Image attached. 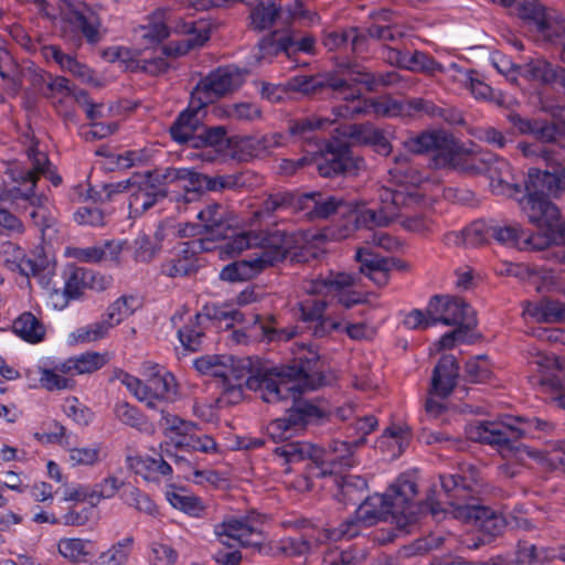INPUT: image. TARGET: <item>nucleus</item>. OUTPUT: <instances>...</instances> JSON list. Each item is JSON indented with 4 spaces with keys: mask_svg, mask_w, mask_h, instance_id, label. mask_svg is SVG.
Returning <instances> with one entry per match:
<instances>
[{
    "mask_svg": "<svg viewBox=\"0 0 565 565\" xmlns=\"http://www.w3.org/2000/svg\"><path fill=\"white\" fill-rule=\"evenodd\" d=\"M308 427L305 428V430ZM303 431V429H301ZM300 433L295 431L290 437L279 440L284 443L276 447L274 454L282 457L286 463L300 462L309 459L311 463L308 466L311 477L324 478L329 475L337 473L342 469H350L355 466V459L350 456L347 444L341 440H333L329 445V450L317 447L307 441H288L294 435ZM277 443L276 440H274Z\"/></svg>",
    "mask_w": 565,
    "mask_h": 565,
    "instance_id": "obj_5",
    "label": "nucleus"
},
{
    "mask_svg": "<svg viewBox=\"0 0 565 565\" xmlns=\"http://www.w3.org/2000/svg\"><path fill=\"white\" fill-rule=\"evenodd\" d=\"M555 428L554 423L526 416H508L502 420H475L466 425L468 439L489 445L503 456H511L522 450L531 452L521 439L534 438L537 433L550 434Z\"/></svg>",
    "mask_w": 565,
    "mask_h": 565,
    "instance_id": "obj_3",
    "label": "nucleus"
},
{
    "mask_svg": "<svg viewBox=\"0 0 565 565\" xmlns=\"http://www.w3.org/2000/svg\"><path fill=\"white\" fill-rule=\"evenodd\" d=\"M262 271L253 256L247 259H237L225 265L220 274L218 279L230 284L244 282L253 279Z\"/></svg>",
    "mask_w": 565,
    "mask_h": 565,
    "instance_id": "obj_35",
    "label": "nucleus"
},
{
    "mask_svg": "<svg viewBox=\"0 0 565 565\" xmlns=\"http://www.w3.org/2000/svg\"><path fill=\"white\" fill-rule=\"evenodd\" d=\"M355 260L360 264V273L367 276L377 286L388 282V266L394 264L388 257L381 256L369 247H360L355 252Z\"/></svg>",
    "mask_w": 565,
    "mask_h": 565,
    "instance_id": "obj_28",
    "label": "nucleus"
},
{
    "mask_svg": "<svg viewBox=\"0 0 565 565\" xmlns=\"http://www.w3.org/2000/svg\"><path fill=\"white\" fill-rule=\"evenodd\" d=\"M444 493L449 500L450 505H457L465 510L467 520L472 521L479 529V533L493 541L499 536L507 521L502 514L494 510L477 504H463L469 499H473L477 486L480 481V470L470 463H461L452 473H443L439 476Z\"/></svg>",
    "mask_w": 565,
    "mask_h": 565,
    "instance_id": "obj_4",
    "label": "nucleus"
},
{
    "mask_svg": "<svg viewBox=\"0 0 565 565\" xmlns=\"http://www.w3.org/2000/svg\"><path fill=\"white\" fill-rule=\"evenodd\" d=\"M521 75L542 85L558 84L565 88V68L545 58H530L522 67Z\"/></svg>",
    "mask_w": 565,
    "mask_h": 565,
    "instance_id": "obj_27",
    "label": "nucleus"
},
{
    "mask_svg": "<svg viewBox=\"0 0 565 565\" xmlns=\"http://www.w3.org/2000/svg\"><path fill=\"white\" fill-rule=\"evenodd\" d=\"M210 241L191 239L179 243L172 253V257L161 264V274L170 278L190 277L195 275L201 265L198 255L210 252Z\"/></svg>",
    "mask_w": 565,
    "mask_h": 565,
    "instance_id": "obj_13",
    "label": "nucleus"
},
{
    "mask_svg": "<svg viewBox=\"0 0 565 565\" xmlns=\"http://www.w3.org/2000/svg\"><path fill=\"white\" fill-rule=\"evenodd\" d=\"M207 105L198 93H192L189 105L174 119L169 128L170 137L179 145H191L199 134L206 116Z\"/></svg>",
    "mask_w": 565,
    "mask_h": 565,
    "instance_id": "obj_19",
    "label": "nucleus"
},
{
    "mask_svg": "<svg viewBox=\"0 0 565 565\" xmlns=\"http://www.w3.org/2000/svg\"><path fill=\"white\" fill-rule=\"evenodd\" d=\"M258 372H264V370L255 371L250 358L238 359L234 356L233 363H220L218 367H213L209 375L221 377L224 380V384H226L230 377L239 381L247 376V381L249 376L256 375Z\"/></svg>",
    "mask_w": 565,
    "mask_h": 565,
    "instance_id": "obj_41",
    "label": "nucleus"
},
{
    "mask_svg": "<svg viewBox=\"0 0 565 565\" xmlns=\"http://www.w3.org/2000/svg\"><path fill=\"white\" fill-rule=\"evenodd\" d=\"M338 491L334 497L344 504H356L363 501L364 493L367 491V481L361 476H339L335 477Z\"/></svg>",
    "mask_w": 565,
    "mask_h": 565,
    "instance_id": "obj_34",
    "label": "nucleus"
},
{
    "mask_svg": "<svg viewBox=\"0 0 565 565\" xmlns=\"http://www.w3.org/2000/svg\"><path fill=\"white\" fill-rule=\"evenodd\" d=\"M214 534L218 542L227 547H233L231 541H235L242 547H253L259 554L268 555L270 547L264 543V534L253 525L250 516L244 519L230 518L214 526Z\"/></svg>",
    "mask_w": 565,
    "mask_h": 565,
    "instance_id": "obj_11",
    "label": "nucleus"
},
{
    "mask_svg": "<svg viewBox=\"0 0 565 565\" xmlns=\"http://www.w3.org/2000/svg\"><path fill=\"white\" fill-rule=\"evenodd\" d=\"M203 317L212 321H226V328L232 327L233 322H245V315L239 310L230 309L227 305L207 303L195 315L196 320H201Z\"/></svg>",
    "mask_w": 565,
    "mask_h": 565,
    "instance_id": "obj_44",
    "label": "nucleus"
},
{
    "mask_svg": "<svg viewBox=\"0 0 565 565\" xmlns=\"http://www.w3.org/2000/svg\"><path fill=\"white\" fill-rule=\"evenodd\" d=\"M326 365L320 355L309 351L294 359L290 364L270 367L249 376L246 386L260 391L266 403H277L291 397L292 404L282 417L271 420L266 428L276 441L290 437L309 426H321L330 420L331 413L313 401L301 398L305 391L317 390L326 384Z\"/></svg>",
    "mask_w": 565,
    "mask_h": 565,
    "instance_id": "obj_1",
    "label": "nucleus"
},
{
    "mask_svg": "<svg viewBox=\"0 0 565 565\" xmlns=\"http://www.w3.org/2000/svg\"><path fill=\"white\" fill-rule=\"evenodd\" d=\"M309 199L298 191H276L267 195L263 201L259 210L256 212L257 216L270 217L276 212L291 211L294 213L301 212V205Z\"/></svg>",
    "mask_w": 565,
    "mask_h": 565,
    "instance_id": "obj_29",
    "label": "nucleus"
},
{
    "mask_svg": "<svg viewBox=\"0 0 565 565\" xmlns=\"http://www.w3.org/2000/svg\"><path fill=\"white\" fill-rule=\"evenodd\" d=\"M161 419L160 425L166 429L175 433L178 436L189 435V431H195L199 424L190 420L182 419L177 415H172L164 409H160Z\"/></svg>",
    "mask_w": 565,
    "mask_h": 565,
    "instance_id": "obj_63",
    "label": "nucleus"
},
{
    "mask_svg": "<svg viewBox=\"0 0 565 565\" xmlns=\"http://www.w3.org/2000/svg\"><path fill=\"white\" fill-rule=\"evenodd\" d=\"M454 146V137L443 130L423 131L403 141V147L413 154L438 152L447 153L449 159L452 157Z\"/></svg>",
    "mask_w": 565,
    "mask_h": 565,
    "instance_id": "obj_24",
    "label": "nucleus"
},
{
    "mask_svg": "<svg viewBox=\"0 0 565 565\" xmlns=\"http://www.w3.org/2000/svg\"><path fill=\"white\" fill-rule=\"evenodd\" d=\"M175 181H183L184 199L186 202L196 200L203 193V173L189 168H177Z\"/></svg>",
    "mask_w": 565,
    "mask_h": 565,
    "instance_id": "obj_49",
    "label": "nucleus"
},
{
    "mask_svg": "<svg viewBox=\"0 0 565 565\" xmlns=\"http://www.w3.org/2000/svg\"><path fill=\"white\" fill-rule=\"evenodd\" d=\"M175 447L188 451H201L204 454L217 451V444L212 437L207 435L196 436L194 431H189V435H183L181 439L175 443Z\"/></svg>",
    "mask_w": 565,
    "mask_h": 565,
    "instance_id": "obj_53",
    "label": "nucleus"
},
{
    "mask_svg": "<svg viewBox=\"0 0 565 565\" xmlns=\"http://www.w3.org/2000/svg\"><path fill=\"white\" fill-rule=\"evenodd\" d=\"M394 220V215H388L384 209H359L353 203V210L349 213V222L354 224V228L374 230L375 227L388 226Z\"/></svg>",
    "mask_w": 565,
    "mask_h": 565,
    "instance_id": "obj_38",
    "label": "nucleus"
},
{
    "mask_svg": "<svg viewBox=\"0 0 565 565\" xmlns=\"http://www.w3.org/2000/svg\"><path fill=\"white\" fill-rule=\"evenodd\" d=\"M362 164L363 159L353 153L350 145L339 139L317 145L311 156V167L320 177L328 179L355 177Z\"/></svg>",
    "mask_w": 565,
    "mask_h": 565,
    "instance_id": "obj_7",
    "label": "nucleus"
},
{
    "mask_svg": "<svg viewBox=\"0 0 565 565\" xmlns=\"http://www.w3.org/2000/svg\"><path fill=\"white\" fill-rule=\"evenodd\" d=\"M297 238L294 234L282 231L267 233L260 241L259 250L252 256L262 266V271L269 266H275L285 260L288 256L291 262H306L302 252L297 248Z\"/></svg>",
    "mask_w": 565,
    "mask_h": 565,
    "instance_id": "obj_12",
    "label": "nucleus"
},
{
    "mask_svg": "<svg viewBox=\"0 0 565 565\" xmlns=\"http://www.w3.org/2000/svg\"><path fill=\"white\" fill-rule=\"evenodd\" d=\"M226 128L224 126L207 127L202 126L201 130L194 136L190 147L192 148H213L221 152L227 148L230 140L226 137Z\"/></svg>",
    "mask_w": 565,
    "mask_h": 565,
    "instance_id": "obj_42",
    "label": "nucleus"
},
{
    "mask_svg": "<svg viewBox=\"0 0 565 565\" xmlns=\"http://www.w3.org/2000/svg\"><path fill=\"white\" fill-rule=\"evenodd\" d=\"M426 313L433 315L435 326H467L476 328L477 318L475 310L463 299L451 296H434L426 308Z\"/></svg>",
    "mask_w": 565,
    "mask_h": 565,
    "instance_id": "obj_15",
    "label": "nucleus"
},
{
    "mask_svg": "<svg viewBox=\"0 0 565 565\" xmlns=\"http://www.w3.org/2000/svg\"><path fill=\"white\" fill-rule=\"evenodd\" d=\"M249 322L257 326L262 332V335L268 341H288L294 337V332L288 331L284 328L275 327L276 319L269 317L266 321L262 319L259 315H250Z\"/></svg>",
    "mask_w": 565,
    "mask_h": 565,
    "instance_id": "obj_52",
    "label": "nucleus"
},
{
    "mask_svg": "<svg viewBox=\"0 0 565 565\" xmlns=\"http://www.w3.org/2000/svg\"><path fill=\"white\" fill-rule=\"evenodd\" d=\"M552 550L541 547L529 541H519L512 555L505 561L504 565H539L552 557Z\"/></svg>",
    "mask_w": 565,
    "mask_h": 565,
    "instance_id": "obj_37",
    "label": "nucleus"
},
{
    "mask_svg": "<svg viewBox=\"0 0 565 565\" xmlns=\"http://www.w3.org/2000/svg\"><path fill=\"white\" fill-rule=\"evenodd\" d=\"M62 38L76 49L85 39L88 44L100 42L103 35L99 32L100 20L98 15L84 3H68L63 12Z\"/></svg>",
    "mask_w": 565,
    "mask_h": 565,
    "instance_id": "obj_8",
    "label": "nucleus"
},
{
    "mask_svg": "<svg viewBox=\"0 0 565 565\" xmlns=\"http://www.w3.org/2000/svg\"><path fill=\"white\" fill-rule=\"evenodd\" d=\"M278 32L264 36L258 42V60L266 58L267 56H276L280 53H286L288 57L291 56V49L294 39L289 35L277 38Z\"/></svg>",
    "mask_w": 565,
    "mask_h": 565,
    "instance_id": "obj_46",
    "label": "nucleus"
},
{
    "mask_svg": "<svg viewBox=\"0 0 565 565\" xmlns=\"http://www.w3.org/2000/svg\"><path fill=\"white\" fill-rule=\"evenodd\" d=\"M224 241L225 242L220 246L221 257H235L243 250L257 245V237L252 236V234L247 232L237 233L235 225L232 227V231L228 232Z\"/></svg>",
    "mask_w": 565,
    "mask_h": 565,
    "instance_id": "obj_45",
    "label": "nucleus"
},
{
    "mask_svg": "<svg viewBox=\"0 0 565 565\" xmlns=\"http://www.w3.org/2000/svg\"><path fill=\"white\" fill-rule=\"evenodd\" d=\"M459 364L452 354H444L433 370L430 393L446 398L456 387Z\"/></svg>",
    "mask_w": 565,
    "mask_h": 565,
    "instance_id": "obj_25",
    "label": "nucleus"
},
{
    "mask_svg": "<svg viewBox=\"0 0 565 565\" xmlns=\"http://www.w3.org/2000/svg\"><path fill=\"white\" fill-rule=\"evenodd\" d=\"M233 81L234 76L231 72L218 68L200 81L192 93H198V96H201L209 106L214 99L232 90Z\"/></svg>",
    "mask_w": 565,
    "mask_h": 565,
    "instance_id": "obj_30",
    "label": "nucleus"
},
{
    "mask_svg": "<svg viewBox=\"0 0 565 565\" xmlns=\"http://www.w3.org/2000/svg\"><path fill=\"white\" fill-rule=\"evenodd\" d=\"M107 363L106 354L86 352L75 356L76 374H89L100 370Z\"/></svg>",
    "mask_w": 565,
    "mask_h": 565,
    "instance_id": "obj_64",
    "label": "nucleus"
},
{
    "mask_svg": "<svg viewBox=\"0 0 565 565\" xmlns=\"http://www.w3.org/2000/svg\"><path fill=\"white\" fill-rule=\"evenodd\" d=\"M279 15L280 8L274 2H260L250 12L252 25L258 31L266 30L274 25Z\"/></svg>",
    "mask_w": 565,
    "mask_h": 565,
    "instance_id": "obj_51",
    "label": "nucleus"
},
{
    "mask_svg": "<svg viewBox=\"0 0 565 565\" xmlns=\"http://www.w3.org/2000/svg\"><path fill=\"white\" fill-rule=\"evenodd\" d=\"M166 497L173 508L192 516H199L204 509L200 499L194 495H183L174 491H167Z\"/></svg>",
    "mask_w": 565,
    "mask_h": 565,
    "instance_id": "obj_58",
    "label": "nucleus"
},
{
    "mask_svg": "<svg viewBox=\"0 0 565 565\" xmlns=\"http://www.w3.org/2000/svg\"><path fill=\"white\" fill-rule=\"evenodd\" d=\"M356 276L348 273H330L327 277H321L312 281V294L334 295L338 302L344 308L350 309L358 303L365 302L358 291H347L345 289L354 286Z\"/></svg>",
    "mask_w": 565,
    "mask_h": 565,
    "instance_id": "obj_20",
    "label": "nucleus"
},
{
    "mask_svg": "<svg viewBox=\"0 0 565 565\" xmlns=\"http://www.w3.org/2000/svg\"><path fill=\"white\" fill-rule=\"evenodd\" d=\"M145 391L147 399L157 398L166 403H172L178 397V383L172 373L159 370L147 380Z\"/></svg>",
    "mask_w": 565,
    "mask_h": 565,
    "instance_id": "obj_32",
    "label": "nucleus"
},
{
    "mask_svg": "<svg viewBox=\"0 0 565 565\" xmlns=\"http://www.w3.org/2000/svg\"><path fill=\"white\" fill-rule=\"evenodd\" d=\"M114 413L118 420L132 428L141 429L147 423L146 416L138 407L124 401L115 404Z\"/></svg>",
    "mask_w": 565,
    "mask_h": 565,
    "instance_id": "obj_54",
    "label": "nucleus"
},
{
    "mask_svg": "<svg viewBox=\"0 0 565 565\" xmlns=\"http://www.w3.org/2000/svg\"><path fill=\"white\" fill-rule=\"evenodd\" d=\"M90 544L92 543L89 541H84L82 539H62L58 542V552L62 556L78 562L84 559L86 555L90 554L87 550V546Z\"/></svg>",
    "mask_w": 565,
    "mask_h": 565,
    "instance_id": "obj_61",
    "label": "nucleus"
},
{
    "mask_svg": "<svg viewBox=\"0 0 565 565\" xmlns=\"http://www.w3.org/2000/svg\"><path fill=\"white\" fill-rule=\"evenodd\" d=\"M9 249L13 250V259H6L8 268L11 270H18L20 275L29 277L33 276L39 279V282L44 288H50L52 277L55 274V262L51 260L43 249L32 250L30 254H25L22 248L14 244H8Z\"/></svg>",
    "mask_w": 565,
    "mask_h": 565,
    "instance_id": "obj_14",
    "label": "nucleus"
},
{
    "mask_svg": "<svg viewBox=\"0 0 565 565\" xmlns=\"http://www.w3.org/2000/svg\"><path fill=\"white\" fill-rule=\"evenodd\" d=\"M526 313L542 323L565 322V302L551 298H542L535 303H530Z\"/></svg>",
    "mask_w": 565,
    "mask_h": 565,
    "instance_id": "obj_36",
    "label": "nucleus"
},
{
    "mask_svg": "<svg viewBox=\"0 0 565 565\" xmlns=\"http://www.w3.org/2000/svg\"><path fill=\"white\" fill-rule=\"evenodd\" d=\"M493 230V221L486 222L482 220L471 223L463 232L465 243L471 246H478L492 239L491 231Z\"/></svg>",
    "mask_w": 565,
    "mask_h": 565,
    "instance_id": "obj_56",
    "label": "nucleus"
},
{
    "mask_svg": "<svg viewBox=\"0 0 565 565\" xmlns=\"http://www.w3.org/2000/svg\"><path fill=\"white\" fill-rule=\"evenodd\" d=\"M205 337L201 320H196L195 316L184 327L179 329L178 338L186 351L196 352L201 349L203 338Z\"/></svg>",
    "mask_w": 565,
    "mask_h": 565,
    "instance_id": "obj_50",
    "label": "nucleus"
},
{
    "mask_svg": "<svg viewBox=\"0 0 565 565\" xmlns=\"http://www.w3.org/2000/svg\"><path fill=\"white\" fill-rule=\"evenodd\" d=\"M134 543L132 536H127L122 541L113 545L110 550L99 556L100 565H124L127 561L131 545Z\"/></svg>",
    "mask_w": 565,
    "mask_h": 565,
    "instance_id": "obj_59",
    "label": "nucleus"
},
{
    "mask_svg": "<svg viewBox=\"0 0 565 565\" xmlns=\"http://www.w3.org/2000/svg\"><path fill=\"white\" fill-rule=\"evenodd\" d=\"M136 298L132 296H121L114 301L106 312L115 326L119 324L125 318L129 317L135 311Z\"/></svg>",
    "mask_w": 565,
    "mask_h": 565,
    "instance_id": "obj_62",
    "label": "nucleus"
},
{
    "mask_svg": "<svg viewBox=\"0 0 565 565\" xmlns=\"http://www.w3.org/2000/svg\"><path fill=\"white\" fill-rule=\"evenodd\" d=\"M556 122L545 119H531L522 117L515 111L507 114V120L520 135H532L537 141L545 143H561L565 137V109L553 114Z\"/></svg>",
    "mask_w": 565,
    "mask_h": 565,
    "instance_id": "obj_16",
    "label": "nucleus"
},
{
    "mask_svg": "<svg viewBox=\"0 0 565 565\" xmlns=\"http://www.w3.org/2000/svg\"><path fill=\"white\" fill-rule=\"evenodd\" d=\"M333 124V120L326 117L310 116L289 121L288 130L291 136L308 142L317 148L321 145L316 136L317 130L324 129Z\"/></svg>",
    "mask_w": 565,
    "mask_h": 565,
    "instance_id": "obj_33",
    "label": "nucleus"
},
{
    "mask_svg": "<svg viewBox=\"0 0 565 565\" xmlns=\"http://www.w3.org/2000/svg\"><path fill=\"white\" fill-rule=\"evenodd\" d=\"M302 195L309 196L302 203L301 212H306V216L310 221L326 220L333 214L349 217L350 211L353 210V202L347 201L343 196L328 195L321 192H307Z\"/></svg>",
    "mask_w": 565,
    "mask_h": 565,
    "instance_id": "obj_22",
    "label": "nucleus"
},
{
    "mask_svg": "<svg viewBox=\"0 0 565 565\" xmlns=\"http://www.w3.org/2000/svg\"><path fill=\"white\" fill-rule=\"evenodd\" d=\"M552 171L540 168H530L524 180V188L521 184H513V194H527L533 196L557 198L565 191V168L554 166Z\"/></svg>",
    "mask_w": 565,
    "mask_h": 565,
    "instance_id": "obj_17",
    "label": "nucleus"
},
{
    "mask_svg": "<svg viewBox=\"0 0 565 565\" xmlns=\"http://www.w3.org/2000/svg\"><path fill=\"white\" fill-rule=\"evenodd\" d=\"M332 78L330 84V96L343 102H354L361 96L359 84H363L369 92H376L379 87L393 86L401 81L396 71L386 73H371L356 63H348L339 71H330Z\"/></svg>",
    "mask_w": 565,
    "mask_h": 565,
    "instance_id": "obj_6",
    "label": "nucleus"
},
{
    "mask_svg": "<svg viewBox=\"0 0 565 565\" xmlns=\"http://www.w3.org/2000/svg\"><path fill=\"white\" fill-rule=\"evenodd\" d=\"M407 103L390 96L376 99L362 98L361 95L354 102H345V104L333 107V114L338 118H354L370 113L381 117H404L407 116Z\"/></svg>",
    "mask_w": 565,
    "mask_h": 565,
    "instance_id": "obj_18",
    "label": "nucleus"
},
{
    "mask_svg": "<svg viewBox=\"0 0 565 565\" xmlns=\"http://www.w3.org/2000/svg\"><path fill=\"white\" fill-rule=\"evenodd\" d=\"M519 201L522 211L526 214L529 222L547 234L556 244H565V236H561V228L564 221H561V213L557 206L550 201V198L522 194Z\"/></svg>",
    "mask_w": 565,
    "mask_h": 565,
    "instance_id": "obj_10",
    "label": "nucleus"
},
{
    "mask_svg": "<svg viewBox=\"0 0 565 565\" xmlns=\"http://www.w3.org/2000/svg\"><path fill=\"white\" fill-rule=\"evenodd\" d=\"M96 503L90 501L89 505L72 504L67 512L61 515V524L66 526H83L92 518Z\"/></svg>",
    "mask_w": 565,
    "mask_h": 565,
    "instance_id": "obj_57",
    "label": "nucleus"
},
{
    "mask_svg": "<svg viewBox=\"0 0 565 565\" xmlns=\"http://www.w3.org/2000/svg\"><path fill=\"white\" fill-rule=\"evenodd\" d=\"M493 376L491 364L486 354L469 359L465 365V379L470 383H487Z\"/></svg>",
    "mask_w": 565,
    "mask_h": 565,
    "instance_id": "obj_48",
    "label": "nucleus"
},
{
    "mask_svg": "<svg viewBox=\"0 0 565 565\" xmlns=\"http://www.w3.org/2000/svg\"><path fill=\"white\" fill-rule=\"evenodd\" d=\"M420 199V194L414 186L405 188L401 185L395 189H387L383 194V201H391V203L397 209L417 204Z\"/></svg>",
    "mask_w": 565,
    "mask_h": 565,
    "instance_id": "obj_55",
    "label": "nucleus"
},
{
    "mask_svg": "<svg viewBox=\"0 0 565 565\" xmlns=\"http://www.w3.org/2000/svg\"><path fill=\"white\" fill-rule=\"evenodd\" d=\"M331 79L329 72L313 75H296L290 77L285 84L263 83L260 94L263 98L273 103H280L290 93H298L308 97L330 95ZM331 85L333 84L331 83Z\"/></svg>",
    "mask_w": 565,
    "mask_h": 565,
    "instance_id": "obj_9",
    "label": "nucleus"
},
{
    "mask_svg": "<svg viewBox=\"0 0 565 565\" xmlns=\"http://www.w3.org/2000/svg\"><path fill=\"white\" fill-rule=\"evenodd\" d=\"M160 249L161 245L146 234L138 235L134 241V257L137 262H151Z\"/></svg>",
    "mask_w": 565,
    "mask_h": 565,
    "instance_id": "obj_60",
    "label": "nucleus"
},
{
    "mask_svg": "<svg viewBox=\"0 0 565 565\" xmlns=\"http://www.w3.org/2000/svg\"><path fill=\"white\" fill-rule=\"evenodd\" d=\"M46 164H50L49 158L44 153H38L33 158L32 168L15 164L8 170V173L15 183H30V186L36 188L40 175L46 173Z\"/></svg>",
    "mask_w": 565,
    "mask_h": 565,
    "instance_id": "obj_39",
    "label": "nucleus"
},
{
    "mask_svg": "<svg viewBox=\"0 0 565 565\" xmlns=\"http://www.w3.org/2000/svg\"><path fill=\"white\" fill-rule=\"evenodd\" d=\"M516 10L518 17L529 24H533L543 36L552 39L556 35V32H554V11L536 1L527 0L519 2Z\"/></svg>",
    "mask_w": 565,
    "mask_h": 565,
    "instance_id": "obj_26",
    "label": "nucleus"
},
{
    "mask_svg": "<svg viewBox=\"0 0 565 565\" xmlns=\"http://www.w3.org/2000/svg\"><path fill=\"white\" fill-rule=\"evenodd\" d=\"M493 239L500 244L516 247L521 242L532 244V236L523 231L519 224H497L493 222L491 231Z\"/></svg>",
    "mask_w": 565,
    "mask_h": 565,
    "instance_id": "obj_47",
    "label": "nucleus"
},
{
    "mask_svg": "<svg viewBox=\"0 0 565 565\" xmlns=\"http://www.w3.org/2000/svg\"><path fill=\"white\" fill-rule=\"evenodd\" d=\"M167 195V189H151L140 183L138 189L130 194L129 207L136 213H143L166 199Z\"/></svg>",
    "mask_w": 565,
    "mask_h": 565,
    "instance_id": "obj_43",
    "label": "nucleus"
},
{
    "mask_svg": "<svg viewBox=\"0 0 565 565\" xmlns=\"http://www.w3.org/2000/svg\"><path fill=\"white\" fill-rule=\"evenodd\" d=\"M349 135L359 143L372 147L373 150L381 156L387 157L393 150L384 130L375 127L371 122L352 125Z\"/></svg>",
    "mask_w": 565,
    "mask_h": 565,
    "instance_id": "obj_31",
    "label": "nucleus"
},
{
    "mask_svg": "<svg viewBox=\"0 0 565 565\" xmlns=\"http://www.w3.org/2000/svg\"><path fill=\"white\" fill-rule=\"evenodd\" d=\"M64 289L68 297L79 299L86 288L103 291L110 286L111 278L96 273L93 269L67 265L63 270Z\"/></svg>",
    "mask_w": 565,
    "mask_h": 565,
    "instance_id": "obj_23",
    "label": "nucleus"
},
{
    "mask_svg": "<svg viewBox=\"0 0 565 565\" xmlns=\"http://www.w3.org/2000/svg\"><path fill=\"white\" fill-rule=\"evenodd\" d=\"M13 332L29 343H39L45 337L43 323L31 312H23L12 324Z\"/></svg>",
    "mask_w": 565,
    "mask_h": 565,
    "instance_id": "obj_40",
    "label": "nucleus"
},
{
    "mask_svg": "<svg viewBox=\"0 0 565 565\" xmlns=\"http://www.w3.org/2000/svg\"><path fill=\"white\" fill-rule=\"evenodd\" d=\"M196 217L202 222L206 233V237L200 239L210 241V246H213L215 241L225 239L236 223L234 213L227 206L216 202L207 204Z\"/></svg>",
    "mask_w": 565,
    "mask_h": 565,
    "instance_id": "obj_21",
    "label": "nucleus"
},
{
    "mask_svg": "<svg viewBox=\"0 0 565 565\" xmlns=\"http://www.w3.org/2000/svg\"><path fill=\"white\" fill-rule=\"evenodd\" d=\"M417 494V484L408 479L397 480L386 493L367 495L360 503L354 518L341 525V535L348 539L355 537L360 526L369 527L385 519V514H392L401 530L407 531V526L416 523L417 510L413 499Z\"/></svg>",
    "mask_w": 565,
    "mask_h": 565,
    "instance_id": "obj_2",
    "label": "nucleus"
}]
</instances>
